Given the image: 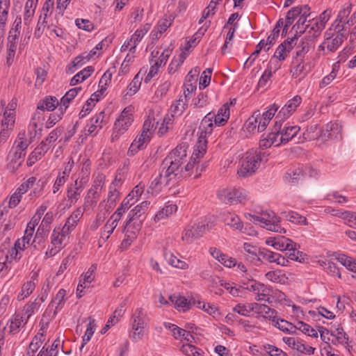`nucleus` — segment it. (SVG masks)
<instances>
[{
    "label": "nucleus",
    "mask_w": 356,
    "mask_h": 356,
    "mask_svg": "<svg viewBox=\"0 0 356 356\" xmlns=\"http://www.w3.org/2000/svg\"><path fill=\"white\" fill-rule=\"evenodd\" d=\"M188 147V145L186 143L178 145L162 162L167 171H170L179 178L191 175V172H185V166L183 167L186 161Z\"/></svg>",
    "instance_id": "nucleus-1"
},
{
    "label": "nucleus",
    "mask_w": 356,
    "mask_h": 356,
    "mask_svg": "<svg viewBox=\"0 0 356 356\" xmlns=\"http://www.w3.org/2000/svg\"><path fill=\"white\" fill-rule=\"evenodd\" d=\"M29 143L24 134H19L14 141L7 156V169L15 173L22 165Z\"/></svg>",
    "instance_id": "nucleus-2"
},
{
    "label": "nucleus",
    "mask_w": 356,
    "mask_h": 356,
    "mask_svg": "<svg viewBox=\"0 0 356 356\" xmlns=\"http://www.w3.org/2000/svg\"><path fill=\"white\" fill-rule=\"evenodd\" d=\"M179 177L165 168L161 164L159 172H156L152 177V181L147 188V193L152 195H156L166 188L175 185Z\"/></svg>",
    "instance_id": "nucleus-3"
},
{
    "label": "nucleus",
    "mask_w": 356,
    "mask_h": 356,
    "mask_svg": "<svg viewBox=\"0 0 356 356\" xmlns=\"http://www.w3.org/2000/svg\"><path fill=\"white\" fill-rule=\"evenodd\" d=\"M72 232L65 225L56 226L51 234V243L45 252V257L49 258L58 254L66 245Z\"/></svg>",
    "instance_id": "nucleus-4"
},
{
    "label": "nucleus",
    "mask_w": 356,
    "mask_h": 356,
    "mask_svg": "<svg viewBox=\"0 0 356 356\" xmlns=\"http://www.w3.org/2000/svg\"><path fill=\"white\" fill-rule=\"evenodd\" d=\"M146 318L147 314L143 308H137L131 316L129 338L133 342L137 343L143 339L147 327Z\"/></svg>",
    "instance_id": "nucleus-5"
},
{
    "label": "nucleus",
    "mask_w": 356,
    "mask_h": 356,
    "mask_svg": "<svg viewBox=\"0 0 356 356\" xmlns=\"http://www.w3.org/2000/svg\"><path fill=\"white\" fill-rule=\"evenodd\" d=\"M261 160L260 152L257 149L246 152L241 159L238 175L242 177L252 175L259 168Z\"/></svg>",
    "instance_id": "nucleus-6"
},
{
    "label": "nucleus",
    "mask_w": 356,
    "mask_h": 356,
    "mask_svg": "<svg viewBox=\"0 0 356 356\" xmlns=\"http://www.w3.org/2000/svg\"><path fill=\"white\" fill-rule=\"evenodd\" d=\"M134 108L131 106H127L116 119L111 135V141L118 140L124 135L134 122Z\"/></svg>",
    "instance_id": "nucleus-7"
},
{
    "label": "nucleus",
    "mask_w": 356,
    "mask_h": 356,
    "mask_svg": "<svg viewBox=\"0 0 356 356\" xmlns=\"http://www.w3.org/2000/svg\"><path fill=\"white\" fill-rule=\"evenodd\" d=\"M249 220L261 227L278 233H286V230L280 225V218L273 211L264 212L260 215L249 214Z\"/></svg>",
    "instance_id": "nucleus-8"
},
{
    "label": "nucleus",
    "mask_w": 356,
    "mask_h": 356,
    "mask_svg": "<svg viewBox=\"0 0 356 356\" xmlns=\"http://www.w3.org/2000/svg\"><path fill=\"white\" fill-rule=\"evenodd\" d=\"M149 204L148 201H143L131 210L125 227L129 228L132 227L136 231H138L141 228L143 222L145 218V213L149 208Z\"/></svg>",
    "instance_id": "nucleus-9"
},
{
    "label": "nucleus",
    "mask_w": 356,
    "mask_h": 356,
    "mask_svg": "<svg viewBox=\"0 0 356 356\" xmlns=\"http://www.w3.org/2000/svg\"><path fill=\"white\" fill-rule=\"evenodd\" d=\"M218 200L226 204H236L245 199L243 192L235 188H225L218 190L217 193Z\"/></svg>",
    "instance_id": "nucleus-10"
},
{
    "label": "nucleus",
    "mask_w": 356,
    "mask_h": 356,
    "mask_svg": "<svg viewBox=\"0 0 356 356\" xmlns=\"http://www.w3.org/2000/svg\"><path fill=\"white\" fill-rule=\"evenodd\" d=\"M343 29V25L337 24L335 29V33H332V30L326 32L327 38L324 42L319 46V49L324 50L326 47L328 51H335L339 46L342 44L343 40V34L340 33V31Z\"/></svg>",
    "instance_id": "nucleus-11"
},
{
    "label": "nucleus",
    "mask_w": 356,
    "mask_h": 356,
    "mask_svg": "<svg viewBox=\"0 0 356 356\" xmlns=\"http://www.w3.org/2000/svg\"><path fill=\"white\" fill-rule=\"evenodd\" d=\"M105 114L104 111L99 112L94 117L90 118L89 122L85 127L80 136L81 142H83L88 136H95L97 134L99 131L102 129L104 121Z\"/></svg>",
    "instance_id": "nucleus-12"
},
{
    "label": "nucleus",
    "mask_w": 356,
    "mask_h": 356,
    "mask_svg": "<svg viewBox=\"0 0 356 356\" xmlns=\"http://www.w3.org/2000/svg\"><path fill=\"white\" fill-rule=\"evenodd\" d=\"M206 229L207 227L202 222H198L193 226H188L183 231L181 234V240L186 244H191L194 241L202 236Z\"/></svg>",
    "instance_id": "nucleus-13"
},
{
    "label": "nucleus",
    "mask_w": 356,
    "mask_h": 356,
    "mask_svg": "<svg viewBox=\"0 0 356 356\" xmlns=\"http://www.w3.org/2000/svg\"><path fill=\"white\" fill-rule=\"evenodd\" d=\"M207 140L202 136H199L198 140L194 147L191 160L185 165V172H191L198 160L202 158L207 152Z\"/></svg>",
    "instance_id": "nucleus-14"
},
{
    "label": "nucleus",
    "mask_w": 356,
    "mask_h": 356,
    "mask_svg": "<svg viewBox=\"0 0 356 356\" xmlns=\"http://www.w3.org/2000/svg\"><path fill=\"white\" fill-rule=\"evenodd\" d=\"M301 102L302 98L299 95H296L293 99L289 100L275 116V122L280 124V122L288 119L301 104Z\"/></svg>",
    "instance_id": "nucleus-15"
},
{
    "label": "nucleus",
    "mask_w": 356,
    "mask_h": 356,
    "mask_svg": "<svg viewBox=\"0 0 356 356\" xmlns=\"http://www.w3.org/2000/svg\"><path fill=\"white\" fill-rule=\"evenodd\" d=\"M15 122V115L12 112H3L0 131V146L5 143L10 136V131L13 129Z\"/></svg>",
    "instance_id": "nucleus-16"
},
{
    "label": "nucleus",
    "mask_w": 356,
    "mask_h": 356,
    "mask_svg": "<svg viewBox=\"0 0 356 356\" xmlns=\"http://www.w3.org/2000/svg\"><path fill=\"white\" fill-rule=\"evenodd\" d=\"M290 73L293 78H305L312 71V64L305 59L292 58Z\"/></svg>",
    "instance_id": "nucleus-17"
},
{
    "label": "nucleus",
    "mask_w": 356,
    "mask_h": 356,
    "mask_svg": "<svg viewBox=\"0 0 356 356\" xmlns=\"http://www.w3.org/2000/svg\"><path fill=\"white\" fill-rule=\"evenodd\" d=\"M291 40H296V45L294 55L293 58L305 59V55L309 51L310 49L314 46V42L309 38L304 37L299 38L296 36L291 38Z\"/></svg>",
    "instance_id": "nucleus-18"
},
{
    "label": "nucleus",
    "mask_w": 356,
    "mask_h": 356,
    "mask_svg": "<svg viewBox=\"0 0 356 356\" xmlns=\"http://www.w3.org/2000/svg\"><path fill=\"white\" fill-rule=\"evenodd\" d=\"M28 321L20 313H15L7 322L4 330L8 334L15 335L19 333L26 325Z\"/></svg>",
    "instance_id": "nucleus-19"
},
{
    "label": "nucleus",
    "mask_w": 356,
    "mask_h": 356,
    "mask_svg": "<svg viewBox=\"0 0 356 356\" xmlns=\"http://www.w3.org/2000/svg\"><path fill=\"white\" fill-rule=\"evenodd\" d=\"M342 126L337 122H330L322 128L319 134V138L327 141L330 139L337 138L341 136Z\"/></svg>",
    "instance_id": "nucleus-20"
},
{
    "label": "nucleus",
    "mask_w": 356,
    "mask_h": 356,
    "mask_svg": "<svg viewBox=\"0 0 356 356\" xmlns=\"http://www.w3.org/2000/svg\"><path fill=\"white\" fill-rule=\"evenodd\" d=\"M48 296L47 290L44 293L36 298L33 301H29L25 304L22 310V315L27 321L37 311L39 310L41 304L44 302Z\"/></svg>",
    "instance_id": "nucleus-21"
},
{
    "label": "nucleus",
    "mask_w": 356,
    "mask_h": 356,
    "mask_svg": "<svg viewBox=\"0 0 356 356\" xmlns=\"http://www.w3.org/2000/svg\"><path fill=\"white\" fill-rule=\"evenodd\" d=\"M266 244L280 251L291 250L294 246H297L296 243L284 236L268 237L266 240Z\"/></svg>",
    "instance_id": "nucleus-22"
},
{
    "label": "nucleus",
    "mask_w": 356,
    "mask_h": 356,
    "mask_svg": "<svg viewBox=\"0 0 356 356\" xmlns=\"http://www.w3.org/2000/svg\"><path fill=\"white\" fill-rule=\"evenodd\" d=\"M200 73L198 68L191 70L185 79L184 84V95L185 98H189L197 88V76Z\"/></svg>",
    "instance_id": "nucleus-23"
},
{
    "label": "nucleus",
    "mask_w": 356,
    "mask_h": 356,
    "mask_svg": "<svg viewBox=\"0 0 356 356\" xmlns=\"http://www.w3.org/2000/svg\"><path fill=\"white\" fill-rule=\"evenodd\" d=\"M279 107L280 106L277 104H273L268 106V110L263 113L262 115H261L260 112L259 111V116H257L259 132H262L266 129L270 121L275 116Z\"/></svg>",
    "instance_id": "nucleus-24"
},
{
    "label": "nucleus",
    "mask_w": 356,
    "mask_h": 356,
    "mask_svg": "<svg viewBox=\"0 0 356 356\" xmlns=\"http://www.w3.org/2000/svg\"><path fill=\"white\" fill-rule=\"evenodd\" d=\"M279 131H280V124L275 122L273 131L268 134L266 137H263L259 141V147L262 149H267L272 145L275 147L280 146L278 140Z\"/></svg>",
    "instance_id": "nucleus-25"
},
{
    "label": "nucleus",
    "mask_w": 356,
    "mask_h": 356,
    "mask_svg": "<svg viewBox=\"0 0 356 356\" xmlns=\"http://www.w3.org/2000/svg\"><path fill=\"white\" fill-rule=\"evenodd\" d=\"M37 283L38 274L35 273L29 280H27L22 284L21 290L17 296V300L18 301H22L29 297L34 291Z\"/></svg>",
    "instance_id": "nucleus-26"
},
{
    "label": "nucleus",
    "mask_w": 356,
    "mask_h": 356,
    "mask_svg": "<svg viewBox=\"0 0 356 356\" xmlns=\"http://www.w3.org/2000/svg\"><path fill=\"white\" fill-rule=\"evenodd\" d=\"M66 296V291L63 289H60L52 298L48 308L50 310H53L54 316H56L57 313L63 308L67 299Z\"/></svg>",
    "instance_id": "nucleus-27"
},
{
    "label": "nucleus",
    "mask_w": 356,
    "mask_h": 356,
    "mask_svg": "<svg viewBox=\"0 0 356 356\" xmlns=\"http://www.w3.org/2000/svg\"><path fill=\"white\" fill-rule=\"evenodd\" d=\"M151 137L141 132L131 143L127 154L129 156L135 155L138 150L144 149L150 141Z\"/></svg>",
    "instance_id": "nucleus-28"
},
{
    "label": "nucleus",
    "mask_w": 356,
    "mask_h": 356,
    "mask_svg": "<svg viewBox=\"0 0 356 356\" xmlns=\"http://www.w3.org/2000/svg\"><path fill=\"white\" fill-rule=\"evenodd\" d=\"M282 124L280 122V131H279L278 140L280 145L286 144L293 138L300 131L298 126H284L282 128Z\"/></svg>",
    "instance_id": "nucleus-29"
},
{
    "label": "nucleus",
    "mask_w": 356,
    "mask_h": 356,
    "mask_svg": "<svg viewBox=\"0 0 356 356\" xmlns=\"http://www.w3.org/2000/svg\"><path fill=\"white\" fill-rule=\"evenodd\" d=\"M174 17L171 15L165 17L159 20L156 26L151 31V37L152 40H158L161 35L167 31V29L171 26Z\"/></svg>",
    "instance_id": "nucleus-30"
},
{
    "label": "nucleus",
    "mask_w": 356,
    "mask_h": 356,
    "mask_svg": "<svg viewBox=\"0 0 356 356\" xmlns=\"http://www.w3.org/2000/svg\"><path fill=\"white\" fill-rule=\"evenodd\" d=\"M212 116H214V113H207L202 120L199 127V136L207 137L211 134L213 127H216L212 120Z\"/></svg>",
    "instance_id": "nucleus-31"
},
{
    "label": "nucleus",
    "mask_w": 356,
    "mask_h": 356,
    "mask_svg": "<svg viewBox=\"0 0 356 356\" xmlns=\"http://www.w3.org/2000/svg\"><path fill=\"white\" fill-rule=\"evenodd\" d=\"M309 24H306L302 33L305 34L304 38H309L314 42V38L320 35L321 31L323 29V25L318 24L317 20H309Z\"/></svg>",
    "instance_id": "nucleus-32"
},
{
    "label": "nucleus",
    "mask_w": 356,
    "mask_h": 356,
    "mask_svg": "<svg viewBox=\"0 0 356 356\" xmlns=\"http://www.w3.org/2000/svg\"><path fill=\"white\" fill-rule=\"evenodd\" d=\"M229 115V104L225 103L218 109L216 114L214 113V116H212V120L216 127H222L227 123Z\"/></svg>",
    "instance_id": "nucleus-33"
},
{
    "label": "nucleus",
    "mask_w": 356,
    "mask_h": 356,
    "mask_svg": "<svg viewBox=\"0 0 356 356\" xmlns=\"http://www.w3.org/2000/svg\"><path fill=\"white\" fill-rule=\"evenodd\" d=\"M294 42H296V40L290 39V40H287L280 44L275 50L273 56L280 60H284L289 56L290 51L294 48L296 45Z\"/></svg>",
    "instance_id": "nucleus-34"
},
{
    "label": "nucleus",
    "mask_w": 356,
    "mask_h": 356,
    "mask_svg": "<svg viewBox=\"0 0 356 356\" xmlns=\"http://www.w3.org/2000/svg\"><path fill=\"white\" fill-rule=\"evenodd\" d=\"M118 222L119 220L112 216L110 217L101 232L99 243H105L109 238L118 226Z\"/></svg>",
    "instance_id": "nucleus-35"
},
{
    "label": "nucleus",
    "mask_w": 356,
    "mask_h": 356,
    "mask_svg": "<svg viewBox=\"0 0 356 356\" xmlns=\"http://www.w3.org/2000/svg\"><path fill=\"white\" fill-rule=\"evenodd\" d=\"M253 312L260 315L262 318L275 321L277 312L266 305L254 302Z\"/></svg>",
    "instance_id": "nucleus-36"
},
{
    "label": "nucleus",
    "mask_w": 356,
    "mask_h": 356,
    "mask_svg": "<svg viewBox=\"0 0 356 356\" xmlns=\"http://www.w3.org/2000/svg\"><path fill=\"white\" fill-rule=\"evenodd\" d=\"M85 184H81L76 179L74 185H71L67 191V201L70 205L74 204L81 196V193Z\"/></svg>",
    "instance_id": "nucleus-37"
},
{
    "label": "nucleus",
    "mask_w": 356,
    "mask_h": 356,
    "mask_svg": "<svg viewBox=\"0 0 356 356\" xmlns=\"http://www.w3.org/2000/svg\"><path fill=\"white\" fill-rule=\"evenodd\" d=\"M172 52V49L168 47L165 49H161V48H156L152 52V59L153 61H156L159 64V65L163 66L169 57L171 56Z\"/></svg>",
    "instance_id": "nucleus-38"
},
{
    "label": "nucleus",
    "mask_w": 356,
    "mask_h": 356,
    "mask_svg": "<svg viewBox=\"0 0 356 356\" xmlns=\"http://www.w3.org/2000/svg\"><path fill=\"white\" fill-rule=\"evenodd\" d=\"M273 290L272 289L265 285L261 282L259 283V284L257 285L256 289L254 291V294L255 296V300L257 301H266L268 302H270V296H272Z\"/></svg>",
    "instance_id": "nucleus-39"
},
{
    "label": "nucleus",
    "mask_w": 356,
    "mask_h": 356,
    "mask_svg": "<svg viewBox=\"0 0 356 356\" xmlns=\"http://www.w3.org/2000/svg\"><path fill=\"white\" fill-rule=\"evenodd\" d=\"M58 106L60 102L56 97L47 96L38 102L37 106L38 110L52 111Z\"/></svg>",
    "instance_id": "nucleus-40"
},
{
    "label": "nucleus",
    "mask_w": 356,
    "mask_h": 356,
    "mask_svg": "<svg viewBox=\"0 0 356 356\" xmlns=\"http://www.w3.org/2000/svg\"><path fill=\"white\" fill-rule=\"evenodd\" d=\"M149 29L150 24H146L142 28L137 29L131 38L128 39L129 42L131 43V49H134V51H136V46L140 42L144 35L148 32Z\"/></svg>",
    "instance_id": "nucleus-41"
},
{
    "label": "nucleus",
    "mask_w": 356,
    "mask_h": 356,
    "mask_svg": "<svg viewBox=\"0 0 356 356\" xmlns=\"http://www.w3.org/2000/svg\"><path fill=\"white\" fill-rule=\"evenodd\" d=\"M305 11V13L309 11V8L307 6H300L291 8L286 14L285 27L289 26L292 24L294 19L298 17L299 15Z\"/></svg>",
    "instance_id": "nucleus-42"
},
{
    "label": "nucleus",
    "mask_w": 356,
    "mask_h": 356,
    "mask_svg": "<svg viewBox=\"0 0 356 356\" xmlns=\"http://www.w3.org/2000/svg\"><path fill=\"white\" fill-rule=\"evenodd\" d=\"M335 259L347 270L356 273V259L344 254H337Z\"/></svg>",
    "instance_id": "nucleus-43"
},
{
    "label": "nucleus",
    "mask_w": 356,
    "mask_h": 356,
    "mask_svg": "<svg viewBox=\"0 0 356 356\" xmlns=\"http://www.w3.org/2000/svg\"><path fill=\"white\" fill-rule=\"evenodd\" d=\"M10 6V3L0 2V38L4 35Z\"/></svg>",
    "instance_id": "nucleus-44"
},
{
    "label": "nucleus",
    "mask_w": 356,
    "mask_h": 356,
    "mask_svg": "<svg viewBox=\"0 0 356 356\" xmlns=\"http://www.w3.org/2000/svg\"><path fill=\"white\" fill-rule=\"evenodd\" d=\"M37 3H35L33 1H26L23 12V19L25 25H29L32 21V19L35 15Z\"/></svg>",
    "instance_id": "nucleus-45"
},
{
    "label": "nucleus",
    "mask_w": 356,
    "mask_h": 356,
    "mask_svg": "<svg viewBox=\"0 0 356 356\" xmlns=\"http://www.w3.org/2000/svg\"><path fill=\"white\" fill-rule=\"evenodd\" d=\"M164 257L168 264L174 268L181 270H186L189 267L186 262L178 259L176 256L170 252H165L164 254Z\"/></svg>",
    "instance_id": "nucleus-46"
},
{
    "label": "nucleus",
    "mask_w": 356,
    "mask_h": 356,
    "mask_svg": "<svg viewBox=\"0 0 356 356\" xmlns=\"http://www.w3.org/2000/svg\"><path fill=\"white\" fill-rule=\"evenodd\" d=\"M224 221L226 225L231 227L239 230L241 232H245L243 231V224L236 214L231 213H227L224 218Z\"/></svg>",
    "instance_id": "nucleus-47"
},
{
    "label": "nucleus",
    "mask_w": 356,
    "mask_h": 356,
    "mask_svg": "<svg viewBox=\"0 0 356 356\" xmlns=\"http://www.w3.org/2000/svg\"><path fill=\"white\" fill-rule=\"evenodd\" d=\"M94 72V68L92 66H88L76 74H75L70 80V85L75 86L79 83L83 82L88 78Z\"/></svg>",
    "instance_id": "nucleus-48"
},
{
    "label": "nucleus",
    "mask_w": 356,
    "mask_h": 356,
    "mask_svg": "<svg viewBox=\"0 0 356 356\" xmlns=\"http://www.w3.org/2000/svg\"><path fill=\"white\" fill-rule=\"evenodd\" d=\"M302 170L298 168L293 170H289L284 175V180L291 184H296L303 178Z\"/></svg>",
    "instance_id": "nucleus-49"
},
{
    "label": "nucleus",
    "mask_w": 356,
    "mask_h": 356,
    "mask_svg": "<svg viewBox=\"0 0 356 356\" xmlns=\"http://www.w3.org/2000/svg\"><path fill=\"white\" fill-rule=\"evenodd\" d=\"M332 331V339L331 343L333 345L339 344H346L348 342V337L346 333L343 332L342 327H337Z\"/></svg>",
    "instance_id": "nucleus-50"
},
{
    "label": "nucleus",
    "mask_w": 356,
    "mask_h": 356,
    "mask_svg": "<svg viewBox=\"0 0 356 356\" xmlns=\"http://www.w3.org/2000/svg\"><path fill=\"white\" fill-rule=\"evenodd\" d=\"M187 99L180 97L179 99L172 103L170 112L176 116L181 115L187 106Z\"/></svg>",
    "instance_id": "nucleus-51"
},
{
    "label": "nucleus",
    "mask_w": 356,
    "mask_h": 356,
    "mask_svg": "<svg viewBox=\"0 0 356 356\" xmlns=\"http://www.w3.org/2000/svg\"><path fill=\"white\" fill-rule=\"evenodd\" d=\"M284 217L289 222L297 225H307V220L305 216H302L296 211H289L282 213Z\"/></svg>",
    "instance_id": "nucleus-52"
},
{
    "label": "nucleus",
    "mask_w": 356,
    "mask_h": 356,
    "mask_svg": "<svg viewBox=\"0 0 356 356\" xmlns=\"http://www.w3.org/2000/svg\"><path fill=\"white\" fill-rule=\"evenodd\" d=\"M91 162L89 159H85L81 163L80 176L76 179L81 184H86L90 174Z\"/></svg>",
    "instance_id": "nucleus-53"
},
{
    "label": "nucleus",
    "mask_w": 356,
    "mask_h": 356,
    "mask_svg": "<svg viewBox=\"0 0 356 356\" xmlns=\"http://www.w3.org/2000/svg\"><path fill=\"white\" fill-rule=\"evenodd\" d=\"M169 300L179 310L185 312L190 307L189 302L187 299L183 296L172 295L169 297Z\"/></svg>",
    "instance_id": "nucleus-54"
},
{
    "label": "nucleus",
    "mask_w": 356,
    "mask_h": 356,
    "mask_svg": "<svg viewBox=\"0 0 356 356\" xmlns=\"http://www.w3.org/2000/svg\"><path fill=\"white\" fill-rule=\"evenodd\" d=\"M83 216V211L81 208L76 209L67 218L65 225L73 231L77 225L78 221Z\"/></svg>",
    "instance_id": "nucleus-55"
},
{
    "label": "nucleus",
    "mask_w": 356,
    "mask_h": 356,
    "mask_svg": "<svg viewBox=\"0 0 356 356\" xmlns=\"http://www.w3.org/2000/svg\"><path fill=\"white\" fill-rule=\"evenodd\" d=\"M21 238L15 241L14 247L10 252L11 258L19 260L22 257V252H23L28 246Z\"/></svg>",
    "instance_id": "nucleus-56"
},
{
    "label": "nucleus",
    "mask_w": 356,
    "mask_h": 356,
    "mask_svg": "<svg viewBox=\"0 0 356 356\" xmlns=\"http://www.w3.org/2000/svg\"><path fill=\"white\" fill-rule=\"evenodd\" d=\"M177 210V206L175 204H166L161 209L154 217V221L158 222L161 220H163L170 215H172Z\"/></svg>",
    "instance_id": "nucleus-57"
},
{
    "label": "nucleus",
    "mask_w": 356,
    "mask_h": 356,
    "mask_svg": "<svg viewBox=\"0 0 356 356\" xmlns=\"http://www.w3.org/2000/svg\"><path fill=\"white\" fill-rule=\"evenodd\" d=\"M45 182L43 181L38 180L35 185L32 188L31 192L29 193L28 197L30 200L34 201L38 197H41L44 193Z\"/></svg>",
    "instance_id": "nucleus-58"
},
{
    "label": "nucleus",
    "mask_w": 356,
    "mask_h": 356,
    "mask_svg": "<svg viewBox=\"0 0 356 356\" xmlns=\"http://www.w3.org/2000/svg\"><path fill=\"white\" fill-rule=\"evenodd\" d=\"M96 330V323L95 321L92 318H89V323L87 325V328L86 332L83 337V343L80 347V350H82L84 346L90 340L93 334L95 333Z\"/></svg>",
    "instance_id": "nucleus-59"
},
{
    "label": "nucleus",
    "mask_w": 356,
    "mask_h": 356,
    "mask_svg": "<svg viewBox=\"0 0 356 356\" xmlns=\"http://www.w3.org/2000/svg\"><path fill=\"white\" fill-rule=\"evenodd\" d=\"M90 60H88L87 57L85 56L84 52L76 58H74V60L72 61L71 64H70L67 67V72L68 73H73L76 68L82 66L83 64L88 62Z\"/></svg>",
    "instance_id": "nucleus-60"
},
{
    "label": "nucleus",
    "mask_w": 356,
    "mask_h": 356,
    "mask_svg": "<svg viewBox=\"0 0 356 356\" xmlns=\"http://www.w3.org/2000/svg\"><path fill=\"white\" fill-rule=\"evenodd\" d=\"M44 338L43 332H39L35 337L33 339L32 341L29 344V352L27 355L29 356H33L34 353L38 350L40 346L42 343Z\"/></svg>",
    "instance_id": "nucleus-61"
},
{
    "label": "nucleus",
    "mask_w": 356,
    "mask_h": 356,
    "mask_svg": "<svg viewBox=\"0 0 356 356\" xmlns=\"http://www.w3.org/2000/svg\"><path fill=\"white\" fill-rule=\"evenodd\" d=\"M186 56L187 55L185 52H181L177 57L175 56L169 65L168 72L170 74H174L182 65L186 58Z\"/></svg>",
    "instance_id": "nucleus-62"
},
{
    "label": "nucleus",
    "mask_w": 356,
    "mask_h": 356,
    "mask_svg": "<svg viewBox=\"0 0 356 356\" xmlns=\"http://www.w3.org/2000/svg\"><path fill=\"white\" fill-rule=\"evenodd\" d=\"M272 323L275 327L286 333H290L295 329V325H293L292 323L284 319H280L277 318V316L275 317V321H272Z\"/></svg>",
    "instance_id": "nucleus-63"
},
{
    "label": "nucleus",
    "mask_w": 356,
    "mask_h": 356,
    "mask_svg": "<svg viewBox=\"0 0 356 356\" xmlns=\"http://www.w3.org/2000/svg\"><path fill=\"white\" fill-rule=\"evenodd\" d=\"M134 203L135 201L131 202L126 197L112 216L120 221L123 213H124Z\"/></svg>",
    "instance_id": "nucleus-64"
}]
</instances>
